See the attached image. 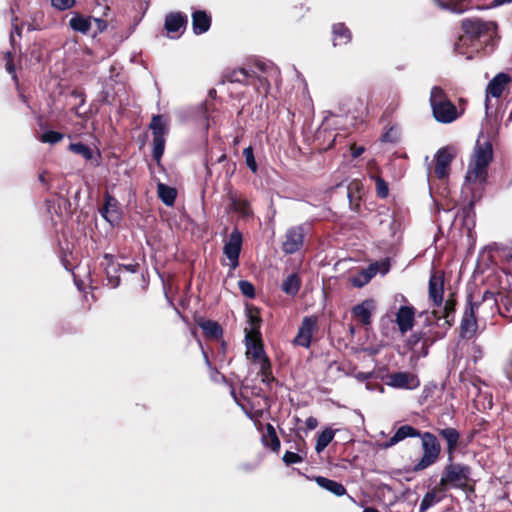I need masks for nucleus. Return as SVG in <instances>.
<instances>
[{
    "label": "nucleus",
    "mask_w": 512,
    "mask_h": 512,
    "mask_svg": "<svg viewBox=\"0 0 512 512\" xmlns=\"http://www.w3.org/2000/svg\"><path fill=\"white\" fill-rule=\"evenodd\" d=\"M493 156V146L490 141H477L465 175L466 183L484 186L487 182L488 167L493 161Z\"/></svg>",
    "instance_id": "1"
},
{
    "label": "nucleus",
    "mask_w": 512,
    "mask_h": 512,
    "mask_svg": "<svg viewBox=\"0 0 512 512\" xmlns=\"http://www.w3.org/2000/svg\"><path fill=\"white\" fill-rule=\"evenodd\" d=\"M461 28L464 31V35L460 36L458 42L455 43L456 49L460 45L465 44L467 40L471 42L478 41L484 45H493V38L497 30L496 23L483 21L479 18H466L462 20Z\"/></svg>",
    "instance_id": "2"
},
{
    "label": "nucleus",
    "mask_w": 512,
    "mask_h": 512,
    "mask_svg": "<svg viewBox=\"0 0 512 512\" xmlns=\"http://www.w3.org/2000/svg\"><path fill=\"white\" fill-rule=\"evenodd\" d=\"M437 327L438 325L430 317H427L422 328L409 336L407 340L408 348L418 357H426L429 353V348L436 341L446 336L447 331H440Z\"/></svg>",
    "instance_id": "3"
},
{
    "label": "nucleus",
    "mask_w": 512,
    "mask_h": 512,
    "mask_svg": "<svg viewBox=\"0 0 512 512\" xmlns=\"http://www.w3.org/2000/svg\"><path fill=\"white\" fill-rule=\"evenodd\" d=\"M429 102L433 117L439 123H452L461 115L456 105L448 98V95L440 86L432 87Z\"/></svg>",
    "instance_id": "4"
},
{
    "label": "nucleus",
    "mask_w": 512,
    "mask_h": 512,
    "mask_svg": "<svg viewBox=\"0 0 512 512\" xmlns=\"http://www.w3.org/2000/svg\"><path fill=\"white\" fill-rule=\"evenodd\" d=\"M418 438L421 441V456L413 466L414 472L423 471L436 464L442 453L441 443L436 434L422 431Z\"/></svg>",
    "instance_id": "5"
},
{
    "label": "nucleus",
    "mask_w": 512,
    "mask_h": 512,
    "mask_svg": "<svg viewBox=\"0 0 512 512\" xmlns=\"http://www.w3.org/2000/svg\"><path fill=\"white\" fill-rule=\"evenodd\" d=\"M471 468L468 465L448 461L442 471L440 486L448 491L449 488L463 489L470 479Z\"/></svg>",
    "instance_id": "6"
},
{
    "label": "nucleus",
    "mask_w": 512,
    "mask_h": 512,
    "mask_svg": "<svg viewBox=\"0 0 512 512\" xmlns=\"http://www.w3.org/2000/svg\"><path fill=\"white\" fill-rule=\"evenodd\" d=\"M479 306L480 303L474 302L473 295L469 294L466 298V303L459 326V337L461 339L470 340L475 336L478 329L476 313Z\"/></svg>",
    "instance_id": "7"
},
{
    "label": "nucleus",
    "mask_w": 512,
    "mask_h": 512,
    "mask_svg": "<svg viewBox=\"0 0 512 512\" xmlns=\"http://www.w3.org/2000/svg\"><path fill=\"white\" fill-rule=\"evenodd\" d=\"M457 303L456 292H450L442 304L443 307L432 310L429 317L438 325V328L448 331L454 325Z\"/></svg>",
    "instance_id": "8"
},
{
    "label": "nucleus",
    "mask_w": 512,
    "mask_h": 512,
    "mask_svg": "<svg viewBox=\"0 0 512 512\" xmlns=\"http://www.w3.org/2000/svg\"><path fill=\"white\" fill-rule=\"evenodd\" d=\"M149 129L153 135V159L159 163L165 150V135L168 133V125L164 117L160 114L153 115L149 124Z\"/></svg>",
    "instance_id": "9"
},
{
    "label": "nucleus",
    "mask_w": 512,
    "mask_h": 512,
    "mask_svg": "<svg viewBox=\"0 0 512 512\" xmlns=\"http://www.w3.org/2000/svg\"><path fill=\"white\" fill-rule=\"evenodd\" d=\"M318 330V317L316 315L305 316L292 341L293 345L308 349L311 346L313 334Z\"/></svg>",
    "instance_id": "10"
},
{
    "label": "nucleus",
    "mask_w": 512,
    "mask_h": 512,
    "mask_svg": "<svg viewBox=\"0 0 512 512\" xmlns=\"http://www.w3.org/2000/svg\"><path fill=\"white\" fill-rule=\"evenodd\" d=\"M305 236L306 233L303 225L288 228L282 242V251L289 255L297 253L304 245Z\"/></svg>",
    "instance_id": "11"
},
{
    "label": "nucleus",
    "mask_w": 512,
    "mask_h": 512,
    "mask_svg": "<svg viewBox=\"0 0 512 512\" xmlns=\"http://www.w3.org/2000/svg\"><path fill=\"white\" fill-rule=\"evenodd\" d=\"M243 244V236L241 231L235 227L229 235L228 240L225 242L223 247V253L230 261L232 269H236L239 266V257Z\"/></svg>",
    "instance_id": "12"
},
{
    "label": "nucleus",
    "mask_w": 512,
    "mask_h": 512,
    "mask_svg": "<svg viewBox=\"0 0 512 512\" xmlns=\"http://www.w3.org/2000/svg\"><path fill=\"white\" fill-rule=\"evenodd\" d=\"M428 298L432 306L440 308L444 302V273L432 270L428 283Z\"/></svg>",
    "instance_id": "13"
},
{
    "label": "nucleus",
    "mask_w": 512,
    "mask_h": 512,
    "mask_svg": "<svg viewBox=\"0 0 512 512\" xmlns=\"http://www.w3.org/2000/svg\"><path fill=\"white\" fill-rule=\"evenodd\" d=\"M455 155L448 147L439 149L435 155L434 174L439 180L447 178L450 174V166Z\"/></svg>",
    "instance_id": "14"
},
{
    "label": "nucleus",
    "mask_w": 512,
    "mask_h": 512,
    "mask_svg": "<svg viewBox=\"0 0 512 512\" xmlns=\"http://www.w3.org/2000/svg\"><path fill=\"white\" fill-rule=\"evenodd\" d=\"M246 356L253 363L261 362L268 357L264 350L262 335L245 334Z\"/></svg>",
    "instance_id": "15"
},
{
    "label": "nucleus",
    "mask_w": 512,
    "mask_h": 512,
    "mask_svg": "<svg viewBox=\"0 0 512 512\" xmlns=\"http://www.w3.org/2000/svg\"><path fill=\"white\" fill-rule=\"evenodd\" d=\"M227 199L229 202L227 208L228 212L237 213L242 218H248L252 216L253 210L251 208V204L245 197L239 195L237 192L230 190L227 193Z\"/></svg>",
    "instance_id": "16"
},
{
    "label": "nucleus",
    "mask_w": 512,
    "mask_h": 512,
    "mask_svg": "<svg viewBox=\"0 0 512 512\" xmlns=\"http://www.w3.org/2000/svg\"><path fill=\"white\" fill-rule=\"evenodd\" d=\"M437 436L442 438L446 442V453L448 461L454 459V454L459 447L461 434L453 427L438 428Z\"/></svg>",
    "instance_id": "17"
},
{
    "label": "nucleus",
    "mask_w": 512,
    "mask_h": 512,
    "mask_svg": "<svg viewBox=\"0 0 512 512\" xmlns=\"http://www.w3.org/2000/svg\"><path fill=\"white\" fill-rule=\"evenodd\" d=\"M47 211L51 216V220L56 224L61 221L64 216L69 214L70 202L67 198L56 197L46 200Z\"/></svg>",
    "instance_id": "18"
},
{
    "label": "nucleus",
    "mask_w": 512,
    "mask_h": 512,
    "mask_svg": "<svg viewBox=\"0 0 512 512\" xmlns=\"http://www.w3.org/2000/svg\"><path fill=\"white\" fill-rule=\"evenodd\" d=\"M188 18L182 12H170L165 17L164 28L168 34L179 37L186 29Z\"/></svg>",
    "instance_id": "19"
},
{
    "label": "nucleus",
    "mask_w": 512,
    "mask_h": 512,
    "mask_svg": "<svg viewBox=\"0 0 512 512\" xmlns=\"http://www.w3.org/2000/svg\"><path fill=\"white\" fill-rule=\"evenodd\" d=\"M101 216L114 225L121 220V211L119 203L115 197L110 195L108 192L104 196V205L100 210Z\"/></svg>",
    "instance_id": "20"
},
{
    "label": "nucleus",
    "mask_w": 512,
    "mask_h": 512,
    "mask_svg": "<svg viewBox=\"0 0 512 512\" xmlns=\"http://www.w3.org/2000/svg\"><path fill=\"white\" fill-rule=\"evenodd\" d=\"M388 378V385L394 388L414 389L419 385L417 376L409 372H394Z\"/></svg>",
    "instance_id": "21"
},
{
    "label": "nucleus",
    "mask_w": 512,
    "mask_h": 512,
    "mask_svg": "<svg viewBox=\"0 0 512 512\" xmlns=\"http://www.w3.org/2000/svg\"><path fill=\"white\" fill-rule=\"evenodd\" d=\"M416 309L413 306H401L396 313V324L402 334L410 331L415 323Z\"/></svg>",
    "instance_id": "22"
},
{
    "label": "nucleus",
    "mask_w": 512,
    "mask_h": 512,
    "mask_svg": "<svg viewBox=\"0 0 512 512\" xmlns=\"http://www.w3.org/2000/svg\"><path fill=\"white\" fill-rule=\"evenodd\" d=\"M195 323L203 331V335L208 340H219L223 336L222 326L213 320L205 319L202 316L195 317Z\"/></svg>",
    "instance_id": "23"
},
{
    "label": "nucleus",
    "mask_w": 512,
    "mask_h": 512,
    "mask_svg": "<svg viewBox=\"0 0 512 512\" xmlns=\"http://www.w3.org/2000/svg\"><path fill=\"white\" fill-rule=\"evenodd\" d=\"M374 301L366 299L360 304L355 305L352 310V316L363 326H369L372 323V311L374 310Z\"/></svg>",
    "instance_id": "24"
},
{
    "label": "nucleus",
    "mask_w": 512,
    "mask_h": 512,
    "mask_svg": "<svg viewBox=\"0 0 512 512\" xmlns=\"http://www.w3.org/2000/svg\"><path fill=\"white\" fill-rule=\"evenodd\" d=\"M446 488L440 486L438 482L431 490H429L422 498L419 511L426 512L429 508L441 502L446 497Z\"/></svg>",
    "instance_id": "25"
},
{
    "label": "nucleus",
    "mask_w": 512,
    "mask_h": 512,
    "mask_svg": "<svg viewBox=\"0 0 512 512\" xmlns=\"http://www.w3.org/2000/svg\"><path fill=\"white\" fill-rule=\"evenodd\" d=\"M422 431L416 429L415 427L405 424L400 426L396 432L393 434L392 437H390L386 442L382 444L383 448H390L397 443L403 441L406 438H414L420 436V433Z\"/></svg>",
    "instance_id": "26"
},
{
    "label": "nucleus",
    "mask_w": 512,
    "mask_h": 512,
    "mask_svg": "<svg viewBox=\"0 0 512 512\" xmlns=\"http://www.w3.org/2000/svg\"><path fill=\"white\" fill-rule=\"evenodd\" d=\"M511 81V77L506 73L497 74L487 85L486 95L499 98L503 94L507 84Z\"/></svg>",
    "instance_id": "27"
},
{
    "label": "nucleus",
    "mask_w": 512,
    "mask_h": 512,
    "mask_svg": "<svg viewBox=\"0 0 512 512\" xmlns=\"http://www.w3.org/2000/svg\"><path fill=\"white\" fill-rule=\"evenodd\" d=\"M212 23V18L209 13L204 10H195L192 13V28L196 35L206 33Z\"/></svg>",
    "instance_id": "28"
},
{
    "label": "nucleus",
    "mask_w": 512,
    "mask_h": 512,
    "mask_svg": "<svg viewBox=\"0 0 512 512\" xmlns=\"http://www.w3.org/2000/svg\"><path fill=\"white\" fill-rule=\"evenodd\" d=\"M251 76H253V74L244 68L226 69L222 74L221 83L229 82L248 85Z\"/></svg>",
    "instance_id": "29"
},
{
    "label": "nucleus",
    "mask_w": 512,
    "mask_h": 512,
    "mask_svg": "<svg viewBox=\"0 0 512 512\" xmlns=\"http://www.w3.org/2000/svg\"><path fill=\"white\" fill-rule=\"evenodd\" d=\"M389 269H390V263H389L388 259L371 263L366 270H363L361 272V275L363 276L364 281L360 282V283L354 281L353 284L355 286L360 287V286L368 283L378 272L385 274L389 271Z\"/></svg>",
    "instance_id": "30"
},
{
    "label": "nucleus",
    "mask_w": 512,
    "mask_h": 512,
    "mask_svg": "<svg viewBox=\"0 0 512 512\" xmlns=\"http://www.w3.org/2000/svg\"><path fill=\"white\" fill-rule=\"evenodd\" d=\"M352 40V32L343 22L332 25V43L334 47L347 45Z\"/></svg>",
    "instance_id": "31"
},
{
    "label": "nucleus",
    "mask_w": 512,
    "mask_h": 512,
    "mask_svg": "<svg viewBox=\"0 0 512 512\" xmlns=\"http://www.w3.org/2000/svg\"><path fill=\"white\" fill-rule=\"evenodd\" d=\"M104 259L107 261V267H106V274H107V278H108V281H109V284L115 288L119 285L120 283V278L119 276H114V275H111V272H118V270L124 268L125 270L127 271H130V272H135V269H134V266L132 265H119V264H115L114 263V257L113 255L111 254H105L104 255Z\"/></svg>",
    "instance_id": "32"
},
{
    "label": "nucleus",
    "mask_w": 512,
    "mask_h": 512,
    "mask_svg": "<svg viewBox=\"0 0 512 512\" xmlns=\"http://www.w3.org/2000/svg\"><path fill=\"white\" fill-rule=\"evenodd\" d=\"M481 198V195L477 196L475 193L472 194L471 199L465 204L458 217L462 220V225L468 229L475 224V203Z\"/></svg>",
    "instance_id": "33"
},
{
    "label": "nucleus",
    "mask_w": 512,
    "mask_h": 512,
    "mask_svg": "<svg viewBox=\"0 0 512 512\" xmlns=\"http://www.w3.org/2000/svg\"><path fill=\"white\" fill-rule=\"evenodd\" d=\"M247 321L250 328H245V334L249 335H261L260 328L262 319L260 316V310L255 306H247L246 308Z\"/></svg>",
    "instance_id": "34"
},
{
    "label": "nucleus",
    "mask_w": 512,
    "mask_h": 512,
    "mask_svg": "<svg viewBox=\"0 0 512 512\" xmlns=\"http://www.w3.org/2000/svg\"><path fill=\"white\" fill-rule=\"evenodd\" d=\"M313 480L317 483L318 486L325 489L326 491H329L337 497H341L347 494V489L340 482L326 478L324 476H315Z\"/></svg>",
    "instance_id": "35"
},
{
    "label": "nucleus",
    "mask_w": 512,
    "mask_h": 512,
    "mask_svg": "<svg viewBox=\"0 0 512 512\" xmlns=\"http://www.w3.org/2000/svg\"><path fill=\"white\" fill-rule=\"evenodd\" d=\"M91 20L92 17L75 12L69 20V27L75 32L87 34L91 29Z\"/></svg>",
    "instance_id": "36"
},
{
    "label": "nucleus",
    "mask_w": 512,
    "mask_h": 512,
    "mask_svg": "<svg viewBox=\"0 0 512 512\" xmlns=\"http://www.w3.org/2000/svg\"><path fill=\"white\" fill-rule=\"evenodd\" d=\"M262 443L264 446L270 448L273 452L280 451L281 443L277 436L274 426L270 423L266 424V433L262 435Z\"/></svg>",
    "instance_id": "37"
},
{
    "label": "nucleus",
    "mask_w": 512,
    "mask_h": 512,
    "mask_svg": "<svg viewBox=\"0 0 512 512\" xmlns=\"http://www.w3.org/2000/svg\"><path fill=\"white\" fill-rule=\"evenodd\" d=\"M158 197L166 206H173L177 197V190L166 184L159 183L157 186Z\"/></svg>",
    "instance_id": "38"
},
{
    "label": "nucleus",
    "mask_w": 512,
    "mask_h": 512,
    "mask_svg": "<svg viewBox=\"0 0 512 512\" xmlns=\"http://www.w3.org/2000/svg\"><path fill=\"white\" fill-rule=\"evenodd\" d=\"M251 79H249L248 85H252L256 93L266 97L270 91V82L264 76L256 75L254 71H251Z\"/></svg>",
    "instance_id": "39"
},
{
    "label": "nucleus",
    "mask_w": 512,
    "mask_h": 512,
    "mask_svg": "<svg viewBox=\"0 0 512 512\" xmlns=\"http://www.w3.org/2000/svg\"><path fill=\"white\" fill-rule=\"evenodd\" d=\"M361 188H362V185L357 180L352 181L347 187V196L349 199V203L351 206H353L352 209L354 211H359V209H360L361 196L359 195V192H360Z\"/></svg>",
    "instance_id": "40"
},
{
    "label": "nucleus",
    "mask_w": 512,
    "mask_h": 512,
    "mask_svg": "<svg viewBox=\"0 0 512 512\" xmlns=\"http://www.w3.org/2000/svg\"><path fill=\"white\" fill-rule=\"evenodd\" d=\"M301 287V280L296 273L290 274L282 283V290L290 296H295Z\"/></svg>",
    "instance_id": "41"
},
{
    "label": "nucleus",
    "mask_w": 512,
    "mask_h": 512,
    "mask_svg": "<svg viewBox=\"0 0 512 512\" xmlns=\"http://www.w3.org/2000/svg\"><path fill=\"white\" fill-rule=\"evenodd\" d=\"M257 364L260 365L259 374L261 376L262 383L270 385L272 382L276 381L272 373V365L269 357H265V359H262V361Z\"/></svg>",
    "instance_id": "42"
},
{
    "label": "nucleus",
    "mask_w": 512,
    "mask_h": 512,
    "mask_svg": "<svg viewBox=\"0 0 512 512\" xmlns=\"http://www.w3.org/2000/svg\"><path fill=\"white\" fill-rule=\"evenodd\" d=\"M335 431L331 428L324 429L317 436L315 450L320 453L322 452L333 440Z\"/></svg>",
    "instance_id": "43"
},
{
    "label": "nucleus",
    "mask_w": 512,
    "mask_h": 512,
    "mask_svg": "<svg viewBox=\"0 0 512 512\" xmlns=\"http://www.w3.org/2000/svg\"><path fill=\"white\" fill-rule=\"evenodd\" d=\"M68 150L74 154L81 155L87 161L93 159V150L82 142L70 143Z\"/></svg>",
    "instance_id": "44"
},
{
    "label": "nucleus",
    "mask_w": 512,
    "mask_h": 512,
    "mask_svg": "<svg viewBox=\"0 0 512 512\" xmlns=\"http://www.w3.org/2000/svg\"><path fill=\"white\" fill-rule=\"evenodd\" d=\"M370 179L375 182L376 196L380 199H386L389 195L388 183L380 175L370 174Z\"/></svg>",
    "instance_id": "45"
},
{
    "label": "nucleus",
    "mask_w": 512,
    "mask_h": 512,
    "mask_svg": "<svg viewBox=\"0 0 512 512\" xmlns=\"http://www.w3.org/2000/svg\"><path fill=\"white\" fill-rule=\"evenodd\" d=\"M64 137L65 134L62 132L47 130L43 132L41 135H39L38 140L42 143L54 145L61 142L64 139Z\"/></svg>",
    "instance_id": "46"
},
{
    "label": "nucleus",
    "mask_w": 512,
    "mask_h": 512,
    "mask_svg": "<svg viewBox=\"0 0 512 512\" xmlns=\"http://www.w3.org/2000/svg\"><path fill=\"white\" fill-rule=\"evenodd\" d=\"M243 156L245 157V162L247 167L253 172L256 173L258 170V165L255 160L254 151L251 146L246 147L243 150Z\"/></svg>",
    "instance_id": "47"
},
{
    "label": "nucleus",
    "mask_w": 512,
    "mask_h": 512,
    "mask_svg": "<svg viewBox=\"0 0 512 512\" xmlns=\"http://www.w3.org/2000/svg\"><path fill=\"white\" fill-rule=\"evenodd\" d=\"M238 287L244 296H246L250 299L255 298V296H256L255 287L250 281L240 280L238 282Z\"/></svg>",
    "instance_id": "48"
},
{
    "label": "nucleus",
    "mask_w": 512,
    "mask_h": 512,
    "mask_svg": "<svg viewBox=\"0 0 512 512\" xmlns=\"http://www.w3.org/2000/svg\"><path fill=\"white\" fill-rule=\"evenodd\" d=\"M203 357H204V361L206 363V365L208 366V368L210 369V378L212 381L214 382H218L219 381V378H221L222 380H226V377L221 374L215 367L212 366V363L208 357V354L203 350Z\"/></svg>",
    "instance_id": "49"
},
{
    "label": "nucleus",
    "mask_w": 512,
    "mask_h": 512,
    "mask_svg": "<svg viewBox=\"0 0 512 512\" xmlns=\"http://www.w3.org/2000/svg\"><path fill=\"white\" fill-rule=\"evenodd\" d=\"M448 6L452 12L463 13L469 8V0H450Z\"/></svg>",
    "instance_id": "50"
},
{
    "label": "nucleus",
    "mask_w": 512,
    "mask_h": 512,
    "mask_svg": "<svg viewBox=\"0 0 512 512\" xmlns=\"http://www.w3.org/2000/svg\"><path fill=\"white\" fill-rule=\"evenodd\" d=\"M282 460L286 466H290L293 464L301 463L303 461V457L296 452L286 451Z\"/></svg>",
    "instance_id": "51"
},
{
    "label": "nucleus",
    "mask_w": 512,
    "mask_h": 512,
    "mask_svg": "<svg viewBox=\"0 0 512 512\" xmlns=\"http://www.w3.org/2000/svg\"><path fill=\"white\" fill-rule=\"evenodd\" d=\"M75 4L76 0H51V5L59 11L68 10L74 7Z\"/></svg>",
    "instance_id": "52"
},
{
    "label": "nucleus",
    "mask_w": 512,
    "mask_h": 512,
    "mask_svg": "<svg viewBox=\"0 0 512 512\" xmlns=\"http://www.w3.org/2000/svg\"><path fill=\"white\" fill-rule=\"evenodd\" d=\"M399 137L397 135V131L391 127L389 128L382 136L381 141L385 143H396Z\"/></svg>",
    "instance_id": "53"
},
{
    "label": "nucleus",
    "mask_w": 512,
    "mask_h": 512,
    "mask_svg": "<svg viewBox=\"0 0 512 512\" xmlns=\"http://www.w3.org/2000/svg\"><path fill=\"white\" fill-rule=\"evenodd\" d=\"M17 21H18V17H14L12 19L13 30H12V32L10 34V43H11L12 46L14 45V42H15L14 34H16L18 36L22 35V26L19 25L17 23Z\"/></svg>",
    "instance_id": "54"
},
{
    "label": "nucleus",
    "mask_w": 512,
    "mask_h": 512,
    "mask_svg": "<svg viewBox=\"0 0 512 512\" xmlns=\"http://www.w3.org/2000/svg\"><path fill=\"white\" fill-rule=\"evenodd\" d=\"M71 96L74 98H77V100H80L79 106H82L85 104L86 101V94L83 90L80 89H74L71 92Z\"/></svg>",
    "instance_id": "55"
},
{
    "label": "nucleus",
    "mask_w": 512,
    "mask_h": 512,
    "mask_svg": "<svg viewBox=\"0 0 512 512\" xmlns=\"http://www.w3.org/2000/svg\"><path fill=\"white\" fill-rule=\"evenodd\" d=\"M92 19L97 27V33H103L107 29L108 23L106 20L94 17H92Z\"/></svg>",
    "instance_id": "56"
},
{
    "label": "nucleus",
    "mask_w": 512,
    "mask_h": 512,
    "mask_svg": "<svg viewBox=\"0 0 512 512\" xmlns=\"http://www.w3.org/2000/svg\"><path fill=\"white\" fill-rule=\"evenodd\" d=\"M223 162H225L228 166H230L227 155L225 153L220 155L219 158L216 160V163H223ZM231 166H232V169H231V174H232L235 170V163H232ZM229 171H230V167L227 168V172H229Z\"/></svg>",
    "instance_id": "57"
},
{
    "label": "nucleus",
    "mask_w": 512,
    "mask_h": 512,
    "mask_svg": "<svg viewBox=\"0 0 512 512\" xmlns=\"http://www.w3.org/2000/svg\"><path fill=\"white\" fill-rule=\"evenodd\" d=\"M5 67H6V70L8 71V73L12 74L13 78L15 80H17V75L15 73V65H14L13 59L7 60Z\"/></svg>",
    "instance_id": "58"
},
{
    "label": "nucleus",
    "mask_w": 512,
    "mask_h": 512,
    "mask_svg": "<svg viewBox=\"0 0 512 512\" xmlns=\"http://www.w3.org/2000/svg\"><path fill=\"white\" fill-rule=\"evenodd\" d=\"M364 150L365 149L363 146H357V145L353 144L351 146V155L353 158H357L364 152Z\"/></svg>",
    "instance_id": "59"
},
{
    "label": "nucleus",
    "mask_w": 512,
    "mask_h": 512,
    "mask_svg": "<svg viewBox=\"0 0 512 512\" xmlns=\"http://www.w3.org/2000/svg\"><path fill=\"white\" fill-rule=\"evenodd\" d=\"M305 423L308 430H313L318 426V420L313 416L308 417Z\"/></svg>",
    "instance_id": "60"
},
{
    "label": "nucleus",
    "mask_w": 512,
    "mask_h": 512,
    "mask_svg": "<svg viewBox=\"0 0 512 512\" xmlns=\"http://www.w3.org/2000/svg\"><path fill=\"white\" fill-rule=\"evenodd\" d=\"M487 300H492V301L496 302L494 293L489 290L485 291L482 296V301H487Z\"/></svg>",
    "instance_id": "61"
},
{
    "label": "nucleus",
    "mask_w": 512,
    "mask_h": 512,
    "mask_svg": "<svg viewBox=\"0 0 512 512\" xmlns=\"http://www.w3.org/2000/svg\"><path fill=\"white\" fill-rule=\"evenodd\" d=\"M512 3V0H493V6H501L504 4Z\"/></svg>",
    "instance_id": "62"
},
{
    "label": "nucleus",
    "mask_w": 512,
    "mask_h": 512,
    "mask_svg": "<svg viewBox=\"0 0 512 512\" xmlns=\"http://www.w3.org/2000/svg\"><path fill=\"white\" fill-rule=\"evenodd\" d=\"M362 512H379L376 508L366 507Z\"/></svg>",
    "instance_id": "63"
},
{
    "label": "nucleus",
    "mask_w": 512,
    "mask_h": 512,
    "mask_svg": "<svg viewBox=\"0 0 512 512\" xmlns=\"http://www.w3.org/2000/svg\"><path fill=\"white\" fill-rule=\"evenodd\" d=\"M5 58H6V61H7V60H10V59H13V54H12V52L8 51V52L6 53V55H5Z\"/></svg>",
    "instance_id": "64"
}]
</instances>
